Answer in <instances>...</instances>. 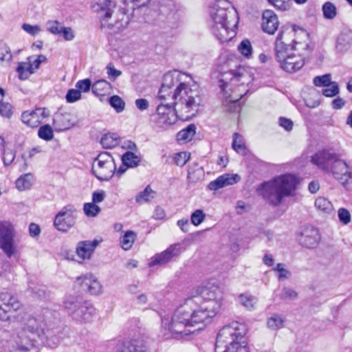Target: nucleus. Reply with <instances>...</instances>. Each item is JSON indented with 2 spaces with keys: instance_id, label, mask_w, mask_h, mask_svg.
Wrapping results in <instances>:
<instances>
[{
  "instance_id": "nucleus-64",
  "label": "nucleus",
  "mask_w": 352,
  "mask_h": 352,
  "mask_svg": "<svg viewBox=\"0 0 352 352\" xmlns=\"http://www.w3.org/2000/svg\"><path fill=\"white\" fill-rule=\"evenodd\" d=\"M166 217L165 211L163 208L160 206H157L154 210L153 217L155 219L162 220L164 219Z\"/></svg>"
},
{
  "instance_id": "nucleus-33",
  "label": "nucleus",
  "mask_w": 352,
  "mask_h": 352,
  "mask_svg": "<svg viewBox=\"0 0 352 352\" xmlns=\"http://www.w3.org/2000/svg\"><path fill=\"white\" fill-rule=\"evenodd\" d=\"M156 192L147 186L143 191L138 193L135 197V201L138 204L148 202L155 198Z\"/></svg>"
},
{
  "instance_id": "nucleus-8",
  "label": "nucleus",
  "mask_w": 352,
  "mask_h": 352,
  "mask_svg": "<svg viewBox=\"0 0 352 352\" xmlns=\"http://www.w3.org/2000/svg\"><path fill=\"white\" fill-rule=\"evenodd\" d=\"M63 306L74 320L80 322H89L96 314V309L92 305L76 296H65Z\"/></svg>"
},
{
  "instance_id": "nucleus-47",
  "label": "nucleus",
  "mask_w": 352,
  "mask_h": 352,
  "mask_svg": "<svg viewBox=\"0 0 352 352\" xmlns=\"http://www.w3.org/2000/svg\"><path fill=\"white\" fill-rule=\"evenodd\" d=\"M285 265L283 263L277 264L276 267L273 270L278 272V280H284L289 278L291 272L285 268Z\"/></svg>"
},
{
  "instance_id": "nucleus-13",
  "label": "nucleus",
  "mask_w": 352,
  "mask_h": 352,
  "mask_svg": "<svg viewBox=\"0 0 352 352\" xmlns=\"http://www.w3.org/2000/svg\"><path fill=\"white\" fill-rule=\"evenodd\" d=\"M14 236L13 225L8 221H0V248L9 258L14 253Z\"/></svg>"
},
{
  "instance_id": "nucleus-10",
  "label": "nucleus",
  "mask_w": 352,
  "mask_h": 352,
  "mask_svg": "<svg viewBox=\"0 0 352 352\" xmlns=\"http://www.w3.org/2000/svg\"><path fill=\"white\" fill-rule=\"evenodd\" d=\"M113 7L118 6L119 11L122 14V18L117 21L115 24H108L107 27L112 33L117 34L124 30L129 23V17L128 13L129 11H133L135 7H140L145 5L149 0H113Z\"/></svg>"
},
{
  "instance_id": "nucleus-42",
  "label": "nucleus",
  "mask_w": 352,
  "mask_h": 352,
  "mask_svg": "<svg viewBox=\"0 0 352 352\" xmlns=\"http://www.w3.org/2000/svg\"><path fill=\"white\" fill-rule=\"evenodd\" d=\"M239 52L245 57L250 58L252 53V47L249 40H243L238 45Z\"/></svg>"
},
{
  "instance_id": "nucleus-24",
  "label": "nucleus",
  "mask_w": 352,
  "mask_h": 352,
  "mask_svg": "<svg viewBox=\"0 0 352 352\" xmlns=\"http://www.w3.org/2000/svg\"><path fill=\"white\" fill-rule=\"evenodd\" d=\"M44 324L41 320H37L36 318L27 316L23 320V330L32 334H39L40 331H43Z\"/></svg>"
},
{
  "instance_id": "nucleus-52",
  "label": "nucleus",
  "mask_w": 352,
  "mask_h": 352,
  "mask_svg": "<svg viewBox=\"0 0 352 352\" xmlns=\"http://www.w3.org/2000/svg\"><path fill=\"white\" fill-rule=\"evenodd\" d=\"M190 159V153L187 152H180L175 154L174 160L175 164L179 166H183Z\"/></svg>"
},
{
  "instance_id": "nucleus-62",
  "label": "nucleus",
  "mask_w": 352,
  "mask_h": 352,
  "mask_svg": "<svg viewBox=\"0 0 352 352\" xmlns=\"http://www.w3.org/2000/svg\"><path fill=\"white\" fill-rule=\"evenodd\" d=\"M107 74L109 76L113 77V79L120 76L122 72L114 68L112 63H109L107 66Z\"/></svg>"
},
{
  "instance_id": "nucleus-49",
  "label": "nucleus",
  "mask_w": 352,
  "mask_h": 352,
  "mask_svg": "<svg viewBox=\"0 0 352 352\" xmlns=\"http://www.w3.org/2000/svg\"><path fill=\"white\" fill-rule=\"evenodd\" d=\"M268 1L280 11L288 10L290 8L289 0H268Z\"/></svg>"
},
{
  "instance_id": "nucleus-19",
  "label": "nucleus",
  "mask_w": 352,
  "mask_h": 352,
  "mask_svg": "<svg viewBox=\"0 0 352 352\" xmlns=\"http://www.w3.org/2000/svg\"><path fill=\"white\" fill-rule=\"evenodd\" d=\"M47 116L45 109L37 108L33 111H26L21 114V121L28 126L35 128L39 126L43 119Z\"/></svg>"
},
{
  "instance_id": "nucleus-30",
  "label": "nucleus",
  "mask_w": 352,
  "mask_h": 352,
  "mask_svg": "<svg viewBox=\"0 0 352 352\" xmlns=\"http://www.w3.org/2000/svg\"><path fill=\"white\" fill-rule=\"evenodd\" d=\"M196 126L191 124L186 128L182 129L177 134V139L179 142L189 141L192 140L196 133Z\"/></svg>"
},
{
  "instance_id": "nucleus-17",
  "label": "nucleus",
  "mask_w": 352,
  "mask_h": 352,
  "mask_svg": "<svg viewBox=\"0 0 352 352\" xmlns=\"http://www.w3.org/2000/svg\"><path fill=\"white\" fill-rule=\"evenodd\" d=\"M77 281L83 291L89 292L91 295H98L102 292V285L98 279L91 274H87L78 277Z\"/></svg>"
},
{
  "instance_id": "nucleus-55",
  "label": "nucleus",
  "mask_w": 352,
  "mask_h": 352,
  "mask_svg": "<svg viewBox=\"0 0 352 352\" xmlns=\"http://www.w3.org/2000/svg\"><path fill=\"white\" fill-rule=\"evenodd\" d=\"M91 86V81L89 78L79 80L76 84V89L79 90L80 92H87L89 91Z\"/></svg>"
},
{
  "instance_id": "nucleus-57",
  "label": "nucleus",
  "mask_w": 352,
  "mask_h": 352,
  "mask_svg": "<svg viewBox=\"0 0 352 352\" xmlns=\"http://www.w3.org/2000/svg\"><path fill=\"white\" fill-rule=\"evenodd\" d=\"M14 157H15V153L13 151L8 150V149L3 150L2 160L3 161L5 166L10 165L14 160Z\"/></svg>"
},
{
  "instance_id": "nucleus-41",
  "label": "nucleus",
  "mask_w": 352,
  "mask_h": 352,
  "mask_svg": "<svg viewBox=\"0 0 352 352\" xmlns=\"http://www.w3.org/2000/svg\"><path fill=\"white\" fill-rule=\"evenodd\" d=\"M239 300L241 305L248 310H252L255 308V298L252 296L241 294L239 296Z\"/></svg>"
},
{
  "instance_id": "nucleus-35",
  "label": "nucleus",
  "mask_w": 352,
  "mask_h": 352,
  "mask_svg": "<svg viewBox=\"0 0 352 352\" xmlns=\"http://www.w3.org/2000/svg\"><path fill=\"white\" fill-rule=\"evenodd\" d=\"M284 320L278 314L272 315L267 321V327L273 331L280 329L283 327Z\"/></svg>"
},
{
  "instance_id": "nucleus-36",
  "label": "nucleus",
  "mask_w": 352,
  "mask_h": 352,
  "mask_svg": "<svg viewBox=\"0 0 352 352\" xmlns=\"http://www.w3.org/2000/svg\"><path fill=\"white\" fill-rule=\"evenodd\" d=\"M32 175L30 173L25 174L21 176L16 181V187L19 190L29 189L32 186Z\"/></svg>"
},
{
  "instance_id": "nucleus-28",
  "label": "nucleus",
  "mask_w": 352,
  "mask_h": 352,
  "mask_svg": "<svg viewBox=\"0 0 352 352\" xmlns=\"http://www.w3.org/2000/svg\"><path fill=\"white\" fill-rule=\"evenodd\" d=\"M31 58H29V62H21L19 63L16 72L19 73V78L21 80H26L34 72L33 65L31 64Z\"/></svg>"
},
{
  "instance_id": "nucleus-5",
  "label": "nucleus",
  "mask_w": 352,
  "mask_h": 352,
  "mask_svg": "<svg viewBox=\"0 0 352 352\" xmlns=\"http://www.w3.org/2000/svg\"><path fill=\"white\" fill-rule=\"evenodd\" d=\"M297 183L294 175L286 174L262 183L257 190L269 204L276 207L280 206L285 198L293 195Z\"/></svg>"
},
{
  "instance_id": "nucleus-51",
  "label": "nucleus",
  "mask_w": 352,
  "mask_h": 352,
  "mask_svg": "<svg viewBox=\"0 0 352 352\" xmlns=\"http://www.w3.org/2000/svg\"><path fill=\"white\" fill-rule=\"evenodd\" d=\"M297 297L298 293L289 287H284L280 294V298L282 300H294L297 298Z\"/></svg>"
},
{
  "instance_id": "nucleus-61",
  "label": "nucleus",
  "mask_w": 352,
  "mask_h": 352,
  "mask_svg": "<svg viewBox=\"0 0 352 352\" xmlns=\"http://www.w3.org/2000/svg\"><path fill=\"white\" fill-rule=\"evenodd\" d=\"M105 198L104 190L95 191L92 194V202L94 204L101 203Z\"/></svg>"
},
{
  "instance_id": "nucleus-48",
  "label": "nucleus",
  "mask_w": 352,
  "mask_h": 352,
  "mask_svg": "<svg viewBox=\"0 0 352 352\" xmlns=\"http://www.w3.org/2000/svg\"><path fill=\"white\" fill-rule=\"evenodd\" d=\"M331 75L325 74L323 76H316L314 78V84L316 87H326L331 83Z\"/></svg>"
},
{
  "instance_id": "nucleus-20",
  "label": "nucleus",
  "mask_w": 352,
  "mask_h": 352,
  "mask_svg": "<svg viewBox=\"0 0 352 352\" xmlns=\"http://www.w3.org/2000/svg\"><path fill=\"white\" fill-rule=\"evenodd\" d=\"M101 241L98 239L79 241L76 248L77 256L83 260L90 259Z\"/></svg>"
},
{
  "instance_id": "nucleus-45",
  "label": "nucleus",
  "mask_w": 352,
  "mask_h": 352,
  "mask_svg": "<svg viewBox=\"0 0 352 352\" xmlns=\"http://www.w3.org/2000/svg\"><path fill=\"white\" fill-rule=\"evenodd\" d=\"M205 218L206 214L202 210L198 209L192 213L190 220L194 226H197L204 221Z\"/></svg>"
},
{
  "instance_id": "nucleus-2",
  "label": "nucleus",
  "mask_w": 352,
  "mask_h": 352,
  "mask_svg": "<svg viewBox=\"0 0 352 352\" xmlns=\"http://www.w3.org/2000/svg\"><path fill=\"white\" fill-rule=\"evenodd\" d=\"M179 73L166 74L164 82L158 92V97L162 100H172L167 102L175 107L179 119L188 120L195 116L201 104L202 98L197 86L189 87L186 82H181Z\"/></svg>"
},
{
  "instance_id": "nucleus-58",
  "label": "nucleus",
  "mask_w": 352,
  "mask_h": 352,
  "mask_svg": "<svg viewBox=\"0 0 352 352\" xmlns=\"http://www.w3.org/2000/svg\"><path fill=\"white\" fill-rule=\"evenodd\" d=\"M22 29L25 32H26L27 33H28L32 36H35V35L38 34L41 31V28H40L39 25H32L28 24V23H23L22 25Z\"/></svg>"
},
{
  "instance_id": "nucleus-50",
  "label": "nucleus",
  "mask_w": 352,
  "mask_h": 352,
  "mask_svg": "<svg viewBox=\"0 0 352 352\" xmlns=\"http://www.w3.org/2000/svg\"><path fill=\"white\" fill-rule=\"evenodd\" d=\"M338 216L340 221L344 225H347L351 222V214L346 208H340L338 211Z\"/></svg>"
},
{
  "instance_id": "nucleus-12",
  "label": "nucleus",
  "mask_w": 352,
  "mask_h": 352,
  "mask_svg": "<svg viewBox=\"0 0 352 352\" xmlns=\"http://www.w3.org/2000/svg\"><path fill=\"white\" fill-rule=\"evenodd\" d=\"M77 215L76 208L73 205H67L56 214L54 226L57 230L66 232L75 226Z\"/></svg>"
},
{
  "instance_id": "nucleus-9",
  "label": "nucleus",
  "mask_w": 352,
  "mask_h": 352,
  "mask_svg": "<svg viewBox=\"0 0 352 352\" xmlns=\"http://www.w3.org/2000/svg\"><path fill=\"white\" fill-rule=\"evenodd\" d=\"M114 1L113 0H93L91 2V9L94 12L100 13L101 16V28H107L108 24H115V23L122 18V14L119 11V7H113Z\"/></svg>"
},
{
  "instance_id": "nucleus-18",
  "label": "nucleus",
  "mask_w": 352,
  "mask_h": 352,
  "mask_svg": "<svg viewBox=\"0 0 352 352\" xmlns=\"http://www.w3.org/2000/svg\"><path fill=\"white\" fill-rule=\"evenodd\" d=\"M181 253L180 248L177 244L172 245L165 251L160 254H155L149 263V266L165 265L173 257L177 256Z\"/></svg>"
},
{
  "instance_id": "nucleus-29",
  "label": "nucleus",
  "mask_w": 352,
  "mask_h": 352,
  "mask_svg": "<svg viewBox=\"0 0 352 352\" xmlns=\"http://www.w3.org/2000/svg\"><path fill=\"white\" fill-rule=\"evenodd\" d=\"M141 157L135 155L131 151H126L122 156L123 164L128 168H134L138 166L141 162Z\"/></svg>"
},
{
  "instance_id": "nucleus-6",
  "label": "nucleus",
  "mask_w": 352,
  "mask_h": 352,
  "mask_svg": "<svg viewBox=\"0 0 352 352\" xmlns=\"http://www.w3.org/2000/svg\"><path fill=\"white\" fill-rule=\"evenodd\" d=\"M246 333L243 324L234 322L226 325L217 335L215 352H249Z\"/></svg>"
},
{
  "instance_id": "nucleus-32",
  "label": "nucleus",
  "mask_w": 352,
  "mask_h": 352,
  "mask_svg": "<svg viewBox=\"0 0 352 352\" xmlns=\"http://www.w3.org/2000/svg\"><path fill=\"white\" fill-rule=\"evenodd\" d=\"M136 234L131 230L126 231L124 234L120 238V243L121 247L124 250H129L131 248L133 243L135 242Z\"/></svg>"
},
{
  "instance_id": "nucleus-46",
  "label": "nucleus",
  "mask_w": 352,
  "mask_h": 352,
  "mask_svg": "<svg viewBox=\"0 0 352 352\" xmlns=\"http://www.w3.org/2000/svg\"><path fill=\"white\" fill-rule=\"evenodd\" d=\"M12 57L10 47L5 43H0V61L9 62Z\"/></svg>"
},
{
  "instance_id": "nucleus-37",
  "label": "nucleus",
  "mask_w": 352,
  "mask_h": 352,
  "mask_svg": "<svg viewBox=\"0 0 352 352\" xmlns=\"http://www.w3.org/2000/svg\"><path fill=\"white\" fill-rule=\"evenodd\" d=\"M232 148L238 153L245 154V146L243 137L238 133L233 135Z\"/></svg>"
},
{
  "instance_id": "nucleus-56",
  "label": "nucleus",
  "mask_w": 352,
  "mask_h": 352,
  "mask_svg": "<svg viewBox=\"0 0 352 352\" xmlns=\"http://www.w3.org/2000/svg\"><path fill=\"white\" fill-rule=\"evenodd\" d=\"M81 98V92L78 89H69L66 95V100L68 102H74Z\"/></svg>"
},
{
  "instance_id": "nucleus-11",
  "label": "nucleus",
  "mask_w": 352,
  "mask_h": 352,
  "mask_svg": "<svg viewBox=\"0 0 352 352\" xmlns=\"http://www.w3.org/2000/svg\"><path fill=\"white\" fill-rule=\"evenodd\" d=\"M116 166L113 157L107 152L100 153L92 164L93 174L100 181L109 180L115 173Z\"/></svg>"
},
{
  "instance_id": "nucleus-43",
  "label": "nucleus",
  "mask_w": 352,
  "mask_h": 352,
  "mask_svg": "<svg viewBox=\"0 0 352 352\" xmlns=\"http://www.w3.org/2000/svg\"><path fill=\"white\" fill-rule=\"evenodd\" d=\"M111 106L116 109L118 113L122 112L124 109L125 103L118 96H113L109 98Z\"/></svg>"
},
{
  "instance_id": "nucleus-63",
  "label": "nucleus",
  "mask_w": 352,
  "mask_h": 352,
  "mask_svg": "<svg viewBox=\"0 0 352 352\" xmlns=\"http://www.w3.org/2000/svg\"><path fill=\"white\" fill-rule=\"evenodd\" d=\"M61 34L66 41H72L75 36L72 28L69 27H63L61 30Z\"/></svg>"
},
{
  "instance_id": "nucleus-21",
  "label": "nucleus",
  "mask_w": 352,
  "mask_h": 352,
  "mask_svg": "<svg viewBox=\"0 0 352 352\" xmlns=\"http://www.w3.org/2000/svg\"><path fill=\"white\" fill-rule=\"evenodd\" d=\"M261 26L263 32L269 34H274L276 32L279 21L274 11L266 10L263 12Z\"/></svg>"
},
{
  "instance_id": "nucleus-59",
  "label": "nucleus",
  "mask_w": 352,
  "mask_h": 352,
  "mask_svg": "<svg viewBox=\"0 0 352 352\" xmlns=\"http://www.w3.org/2000/svg\"><path fill=\"white\" fill-rule=\"evenodd\" d=\"M32 344L30 340H25V343H19L16 342V346L12 352H28Z\"/></svg>"
},
{
  "instance_id": "nucleus-38",
  "label": "nucleus",
  "mask_w": 352,
  "mask_h": 352,
  "mask_svg": "<svg viewBox=\"0 0 352 352\" xmlns=\"http://www.w3.org/2000/svg\"><path fill=\"white\" fill-rule=\"evenodd\" d=\"M100 143L104 148H111L114 147L118 144V135L114 133L105 134L102 137Z\"/></svg>"
},
{
  "instance_id": "nucleus-16",
  "label": "nucleus",
  "mask_w": 352,
  "mask_h": 352,
  "mask_svg": "<svg viewBox=\"0 0 352 352\" xmlns=\"http://www.w3.org/2000/svg\"><path fill=\"white\" fill-rule=\"evenodd\" d=\"M298 241L304 248L308 249L316 248L320 241L318 230L313 226L305 227L300 233Z\"/></svg>"
},
{
  "instance_id": "nucleus-22",
  "label": "nucleus",
  "mask_w": 352,
  "mask_h": 352,
  "mask_svg": "<svg viewBox=\"0 0 352 352\" xmlns=\"http://www.w3.org/2000/svg\"><path fill=\"white\" fill-rule=\"evenodd\" d=\"M241 177L237 174H224L209 183L208 188L210 190H217L239 182Z\"/></svg>"
},
{
  "instance_id": "nucleus-7",
  "label": "nucleus",
  "mask_w": 352,
  "mask_h": 352,
  "mask_svg": "<svg viewBox=\"0 0 352 352\" xmlns=\"http://www.w3.org/2000/svg\"><path fill=\"white\" fill-rule=\"evenodd\" d=\"M311 162L327 173L332 175L342 185L352 180L351 168L336 153L322 151L312 157Z\"/></svg>"
},
{
  "instance_id": "nucleus-39",
  "label": "nucleus",
  "mask_w": 352,
  "mask_h": 352,
  "mask_svg": "<svg viewBox=\"0 0 352 352\" xmlns=\"http://www.w3.org/2000/svg\"><path fill=\"white\" fill-rule=\"evenodd\" d=\"M38 137L45 141H50L54 138L52 128L49 124L41 126L38 131Z\"/></svg>"
},
{
  "instance_id": "nucleus-53",
  "label": "nucleus",
  "mask_w": 352,
  "mask_h": 352,
  "mask_svg": "<svg viewBox=\"0 0 352 352\" xmlns=\"http://www.w3.org/2000/svg\"><path fill=\"white\" fill-rule=\"evenodd\" d=\"M0 115L3 117L10 118L12 116V107L8 102L0 103Z\"/></svg>"
},
{
  "instance_id": "nucleus-27",
  "label": "nucleus",
  "mask_w": 352,
  "mask_h": 352,
  "mask_svg": "<svg viewBox=\"0 0 352 352\" xmlns=\"http://www.w3.org/2000/svg\"><path fill=\"white\" fill-rule=\"evenodd\" d=\"M118 350V352H147L146 346L137 340L126 342Z\"/></svg>"
},
{
  "instance_id": "nucleus-23",
  "label": "nucleus",
  "mask_w": 352,
  "mask_h": 352,
  "mask_svg": "<svg viewBox=\"0 0 352 352\" xmlns=\"http://www.w3.org/2000/svg\"><path fill=\"white\" fill-rule=\"evenodd\" d=\"M75 124L76 120L70 113H57L54 117V126L58 131L68 130Z\"/></svg>"
},
{
  "instance_id": "nucleus-26",
  "label": "nucleus",
  "mask_w": 352,
  "mask_h": 352,
  "mask_svg": "<svg viewBox=\"0 0 352 352\" xmlns=\"http://www.w3.org/2000/svg\"><path fill=\"white\" fill-rule=\"evenodd\" d=\"M315 206L318 212L323 216L331 215L335 213L333 204L328 199L324 197H319L316 199Z\"/></svg>"
},
{
  "instance_id": "nucleus-44",
  "label": "nucleus",
  "mask_w": 352,
  "mask_h": 352,
  "mask_svg": "<svg viewBox=\"0 0 352 352\" xmlns=\"http://www.w3.org/2000/svg\"><path fill=\"white\" fill-rule=\"evenodd\" d=\"M339 93L338 85L336 82H331L322 89V94L327 97H333Z\"/></svg>"
},
{
  "instance_id": "nucleus-54",
  "label": "nucleus",
  "mask_w": 352,
  "mask_h": 352,
  "mask_svg": "<svg viewBox=\"0 0 352 352\" xmlns=\"http://www.w3.org/2000/svg\"><path fill=\"white\" fill-rule=\"evenodd\" d=\"M63 28L57 21L47 23V30L55 35H60Z\"/></svg>"
},
{
  "instance_id": "nucleus-31",
  "label": "nucleus",
  "mask_w": 352,
  "mask_h": 352,
  "mask_svg": "<svg viewBox=\"0 0 352 352\" xmlns=\"http://www.w3.org/2000/svg\"><path fill=\"white\" fill-rule=\"evenodd\" d=\"M110 87V83L107 80H99L92 85L91 89L96 96H103L108 92Z\"/></svg>"
},
{
  "instance_id": "nucleus-14",
  "label": "nucleus",
  "mask_w": 352,
  "mask_h": 352,
  "mask_svg": "<svg viewBox=\"0 0 352 352\" xmlns=\"http://www.w3.org/2000/svg\"><path fill=\"white\" fill-rule=\"evenodd\" d=\"M21 306V302L11 293H0V320H10L9 314L19 310Z\"/></svg>"
},
{
  "instance_id": "nucleus-34",
  "label": "nucleus",
  "mask_w": 352,
  "mask_h": 352,
  "mask_svg": "<svg viewBox=\"0 0 352 352\" xmlns=\"http://www.w3.org/2000/svg\"><path fill=\"white\" fill-rule=\"evenodd\" d=\"M322 11L325 19L333 20L336 17L337 8L336 6L330 1H327L323 4Z\"/></svg>"
},
{
  "instance_id": "nucleus-15",
  "label": "nucleus",
  "mask_w": 352,
  "mask_h": 352,
  "mask_svg": "<svg viewBox=\"0 0 352 352\" xmlns=\"http://www.w3.org/2000/svg\"><path fill=\"white\" fill-rule=\"evenodd\" d=\"M169 104H163L158 105L157 113L155 116V121L160 127H165L174 124L177 118L179 116Z\"/></svg>"
},
{
  "instance_id": "nucleus-40",
  "label": "nucleus",
  "mask_w": 352,
  "mask_h": 352,
  "mask_svg": "<svg viewBox=\"0 0 352 352\" xmlns=\"http://www.w3.org/2000/svg\"><path fill=\"white\" fill-rule=\"evenodd\" d=\"M83 210L86 216L89 217H96L100 212V208L93 202L85 203Z\"/></svg>"
},
{
  "instance_id": "nucleus-25",
  "label": "nucleus",
  "mask_w": 352,
  "mask_h": 352,
  "mask_svg": "<svg viewBox=\"0 0 352 352\" xmlns=\"http://www.w3.org/2000/svg\"><path fill=\"white\" fill-rule=\"evenodd\" d=\"M352 45V32L347 30L342 32L337 38L336 50L339 52L347 51Z\"/></svg>"
},
{
  "instance_id": "nucleus-60",
  "label": "nucleus",
  "mask_w": 352,
  "mask_h": 352,
  "mask_svg": "<svg viewBox=\"0 0 352 352\" xmlns=\"http://www.w3.org/2000/svg\"><path fill=\"white\" fill-rule=\"evenodd\" d=\"M278 124L281 127H283L287 131H290L293 129V126H294V124H293V122L292 121V120L284 118V117H280L279 118Z\"/></svg>"
},
{
  "instance_id": "nucleus-3",
  "label": "nucleus",
  "mask_w": 352,
  "mask_h": 352,
  "mask_svg": "<svg viewBox=\"0 0 352 352\" xmlns=\"http://www.w3.org/2000/svg\"><path fill=\"white\" fill-rule=\"evenodd\" d=\"M210 16L213 21L212 32L221 42L230 41L235 35L238 16L236 11L228 0H217L210 8Z\"/></svg>"
},
{
  "instance_id": "nucleus-1",
  "label": "nucleus",
  "mask_w": 352,
  "mask_h": 352,
  "mask_svg": "<svg viewBox=\"0 0 352 352\" xmlns=\"http://www.w3.org/2000/svg\"><path fill=\"white\" fill-rule=\"evenodd\" d=\"M223 293L215 285L199 287L173 314L171 320L164 318L162 327L173 334L189 335L201 330L221 310Z\"/></svg>"
},
{
  "instance_id": "nucleus-4",
  "label": "nucleus",
  "mask_w": 352,
  "mask_h": 352,
  "mask_svg": "<svg viewBox=\"0 0 352 352\" xmlns=\"http://www.w3.org/2000/svg\"><path fill=\"white\" fill-rule=\"evenodd\" d=\"M294 34V29L281 30L276 37L274 46L275 58L279 67L290 74L299 71L305 65L302 56L294 52L297 43L294 39H292Z\"/></svg>"
}]
</instances>
